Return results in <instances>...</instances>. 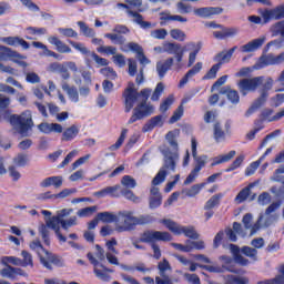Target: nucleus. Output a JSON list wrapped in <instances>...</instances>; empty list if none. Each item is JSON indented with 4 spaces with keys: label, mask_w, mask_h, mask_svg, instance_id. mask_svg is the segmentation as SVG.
Listing matches in <instances>:
<instances>
[{
    "label": "nucleus",
    "mask_w": 284,
    "mask_h": 284,
    "mask_svg": "<svg viewBox=\"0 0 284 284\" xmlns=\"http://www.w3.org/2000/svg\"><path fill=\"white\" fill-rule=\"evenodd\" d=\"M196 17H201L202 19H207V17H212L214 14H221L223 12V8L221 7H204L193 10Z\"/></svg>",
    "instance_id": "20"
},
{
    "label": "nucleus",
    "mask_w": 284,
    "mask_h": 284,
    "mask_svg": "<svg viewBox=\"0 0 284 284\" xmlns=\"http://www.w3.org/2000/svg\"><path fill=\"white\" fill-rule=\"evenodd\" d=\"M272 114H274V110H272V109L264 110L260 114V118L254 121V125H255L254 130H257V132H261V130H264L265 121H267V123H272V121H280V119H283V116H284V110L277 112L273 116H272Z\"/></svg>",
    "instance_id": "10"
},
{
    "label": "nucleus",
    "mask_w": 284,
    "mask_h": 284,
    "mask_svg": "<svg viewBox=\"0 0 284 284\" xmlns=\"http://www.w3.org/2000/svg\"><path fill=\"white\" fill-rule=\"evenodd\" d=\"M7 266L0 271V275L2 278H11L14 281L17 276H23V270L10 266V264H6Z\"/></svg>",
    "instance_id": "24"
},
{
    "label": "nucleus",
    "mask_w": 284,
    "mask_h": 284,
    "mask_svg": "<svg viewBox=\"0 0 284 284\" xmlns=\"http://www.w3.org/2000/svg\"><path fill=\"white\" fill-rule=\"evenodd\" d=\"M51 185H53V187H55V189L61 187V185H63V178L62 176H49L40 183V187H50Z\"/></svg>",
    "instance_id": "34"
},
{
    "label": "nucleus",
    "mask_w": 284,
    "mask_h": 284,
    "mask_svg": "<svg viewBox=\"0 0 284 284\" xmlns=\"http://www.w3.org/2000/svg\"><path fill=\"white\" fill-rule=\"evenodd\" d=\"M123 97H124L125 103H126V105H129V108H132L134 105L135 101H138L139 92L134 89L133 82L129 83V87L124 90Z\"/></svg>",
    "instance_id": "22"
},
{
    "label": "nucleus",
    "mask_w": 284,
    "mask_h": 284,
    "mask_svg": "<svg viewBox=\"0 0 284 284\" xmlns=\"http://www.w3.org/2000/svg\"><path fill=\"white\" fill-rule=\"evenodd\" d=\"M0 59L1 61H8V59H23V57L8 47L0 45Z\"/></svg>",
    "instance_id": "33"
},
{
    "label": "nucleus",
    "mask_w": 284,
    "mask_h": 284,
    "mask_svg": "<svg viewBox=\"0 0 284 284\" xmlns=\"http://www.w3.org/2000/svg\"><path fill=\"white\" fill-rule=\"evenodd\" d=\"M270 32L272 33V37H281L278 39L270 41V45L281 50V48L284 47V20L277 21L272 24L270 28Z\"/></svg>",
    "instance_id": "13"
},
{
    "label": "nucleus",
    "mask_w": 284,
    "mask_h": 284,
    "mask_svg": "<svg viewBox=\"0 0 284 284\" xmlns=\"http://www.w3.org/2000/svg\"><path fill=\"white\" fill-rule=\"evenodd\" d=\"M162 223L165 229L172 232V234H174L175 236H181V234H184L186 239H192L193 241L199 240V234L194 226H181L179 225V223L170 219L162 220Z\"/></svg>",
    "instance_id": "7"
},
{
    "label": "nucleus",
    "mask_w": 284,
    "mask_h": 284,
    "mask_svg": "<svg viewBox=\"0 0 284 284\" xmlns=\"http://www.w3.org/2000/svg\"><path fill=\"white\" fill-rule=\"evenodd\" d=\"M223 196H225V194L223 193H217L211 196L204 204V210H214V207H219L221 205V199H223Z\"/></svg>",
    "instance_id": "37"
},
{
    "label": "nucleus",
    "mask_w": 284,
    "mask_h": 284,
    "mask_svg": "<svg viewBox=\"0 0 284 284\" xmlns=\"http://www.w3.org/2000/svg\"><path fill=\"white\" fill-rule=\"evenodd\" d=\"M241 252L244 254V256L252 258V261H258V251L256 248L242 246Z\"/></svg>",
    "instance_id": "47"
},
{
    "label": "nucleus",
    "mask_w": 284,
    "mask_h": 284,
    "mask_svg": "<svg viewBox=\"0 0 284 284\" xmlns=\"http://www.w3.org/2000/svg\"><path fill=\"white\" fill-rule=\"evenodd\" d=\"M163 90H165V85H163V82L158 83L151 95V101H159V99H161V94H163Z\"/></svg>",
    "instance_id": "59"
},
{
    "label": "nucleus",
    "mask_w": 284,
    "mask_h": 284,
    "mask_svg": "<svg viewBox=\"0 0 284 284\" xmlns=\"http://www.w3.org/2000/svg\"><path fill=\"white\" fill-rule=\"evenodd\" d=\"M50 72H58V74H61V77L65 80L70 79V72L68 71V68L59 62L51 63Z\"/></svg>",
    "instance_id": "35"
},
{
    "label": "nucleus",
    "mask_w": 284,
    "mask_h": 284,
    "mask_svg": "<svg viewBox=\"0 0 284 284\" xmlns=\"http://www.w3.org/2000/svg\"><path fill=\"white\" fill-rule=\"evenodd\" d=\"M40 263L45 267L47 270H52V265H55V267H63L65 263L63 262V258L59 255L48 253L47 252V258L40 257Z\"/></svg>",
    "instance_id": "15"
},
{
    "label": "nucleus",
    "mask_w": 284,
    "mask_h": 284,
    "mask_svg": "<svg viewBox=\"0 0 284 284\" xmlns=\"http://www.w3.org/2000/svg\"><path fill=\"white\" fill-rule=\"evenodd\" d=\"M172 234L168 231H154V230H145L143 233L140 234V237L134 240L132 239V245L135 250H143L145 251V246L139 243H148L153 251V258L159 261L161 258V247L156 242L162 241V243H170L172 241Z\"/></svg>",
    "instance_id": "1"
},
{
    "label": "nucleus",
    "mask_w": 284,
    "mask_h": 284,
    "mask_svg": "<svg viewBox=\"0 0 284 284\" xmlns=\"http://www.w3.org/2000/svg\"><path fill=\"white\" fill-rule=\"evenodd\" d=\"M3 43H7V45H13L14 48L21 45L23 50L30 49V43L28 41L23 40V38L19 37H6L2 39Z\"/></svg>",
    "instance_id": "27"
},
{
    "label": "nucleus",
    "mask_w": 284,
    "mask_h": 284,
    "mask_svg": "<svg viewBox=\"0 0 284 284\" xmlns=\"http://www.w3.org/2000/svg\"><path fill=\"white\" fill-rule=\"evenodd\" d=\"M74 225H77V216H71L69 220H63L61 217L62 230H70V227H74Z\"/></svg>",
    "instance_id": "62"
},
{
    "label": "nucleus",
    "mask_w": 284,
    "mask_h": 284,
    "mask_svg": "<svg viewBox=\"0 0 284 284\" xmlns=\"http://www.w3.org/2000/svg\"><path fill=\"white\" fill-rule=\"evenodd\" d=\"M48 41L51 45L55 47L57 52H60V54H70L72 52V48L61 41V39L57 38V36L49 37Z\"/></svg>",
    "instance_id": "21"
},
{
    "label": "nucleus",
    "mask_w": 284,
    "mask_h": 284,
    "mask_svg": "<svg viewBox=\"0 0 284 284\" xmlns=\"http://www.w3.org/2000/svg\"><path fill=\"white\" fill-rule=\"evenodd\" d=\"M121 183L122 185H124V187H131V189L136 187V180H134V178L130 175H124L121 180Z\"/></svg>",
    "instance_id": "63"
},
{
    "label": "nucleus",
    "mask_w": 284,
    "mask_h": 284,
    "mask_svg": "<svg viewBox=\"0 0 284 284\" xmlns=\"http://www.w3.org/2000/svg\"><path fill=\"white\" fill-rule=\"evenodd\" d=\"M149 207L150 210H156L163 204V195L156 186H152L150 190Z\"/></svg>",
    "instance_id": "18"
},
{
    "label": "nucleus",
    "mask_w": 284,
    "mask_h": 284,
    "mask_svg": "<svg viewBox=\"0 0 284 284\" xmlns=\"http://www.w3.org/2000/svg\"><path fill=\"white\" fill-rule=\"evenodd\" d=\"M61 216H53L52 220L47 221V224L39 226V234L42 237L44 245L50 246V230L55 232L57 237L61 243H65L68 237L61 233ZM50 227V230H48Z\"/></svg>",
    "instance_id": "4"
},
{
    "label": "nucleus",
    "mask_w": 284,
    "mask_h": 284,
    "mask_svg": "<svg viewBox=\"0 0 284 284\" xmlns=\"http://www.w3.org/2000/svg\"><path fill=\"white\" fill-rule=\"evenodd\" d=\"M227 133L221 126V122H215L213 125V139L215 143H221V141H225V135Z\"/></svg>",
    "instance_id": "38"
},
{
    "label": "nucleus",
    "mask_w": 284,
    "mask_h": 284,
    "mask_svg": "<svg viewBox=\"0 0 284 284\" xmlns=\"http://www.w3.org/2000/svg\"><path fill=\"white\" fill-rule=\"evenodd\" d=\"M79 135V128L77 125H71L70 128L65 129L62 133V141H74Z\"/></svg>",
    "instance_id": "41"
},
{
    "label": "nucleus",
    "mask_w": 284,
    "mask_h": 284,
    "mask_svg": "<svg viewBox=\"0 0 284 284\" xmlns=\"http://www.w3.org/2000/svg\"><path fill=\"white\" fill-rule=\"evenodd\" d=\"M126 134H128V129H123L116 142L111 146H109L110 152H116V150H119L121 145H123Z\"/></svg>",
    "instance_id": "49"
},
{
    "label": "nucleus",
    "mask_w": 284,
    "mask_h": 284,
    "mask_svg": "<svg viewBox=\"0 0 284 284\" xmlns=\"http://www.w3.org/2000/svg\"><path fill=\"white\" fill-rule=\"evenodd\" d=\"M205 185H207V183L194 184L190 189H185L184 194L192 199L196 196V194H200L201 190L205 187Z\"/></svg>",
    "instance_id": "45"
},
{
    "label": "nucleus",
    "mask_w": 284,
    "mask_h": 284,
    "mask_svg": "<svg viewBox=\"0 0 284 284\" xmlns=\"http://www.w3.org/2000/svg\"><path fill=\"white\" fill-rule=\"evenodd\" d=\"M58 32L62 34V37H68L70 39H77V37H79V33L72 28H59Z\"/></svg>",
    "instance_id": "54"
},
{
    "label": "nucleus",
    "mask_w": 284,
    "mask_h": 284,
    "mask_svg": "<svg viewBox=\"0 0 284 284\" xmlns=\"http://www.w3.org/2000/svg\"><path fill=\"white\" fill-rule=\"evenodd\" d=\"M174 65V58H168L164 62L160 61L156 63V72L160 79H163L168 74V70Z\"/></svg>",
    "instance_id": "28"
},
{
    "label": "nucleus",
    "mask_w": 284,
    "mask_h": 284,
    "mask_svg": "<svg viewBox=\"0 0 284 284\" xmlns=\"http://www.w3.org/2000/svg\"><path fill=\"white\" fill-rule=\"evenodd\" d=\"M201 70H203V63L202 62H197L192 69H190L185 75L181 79L180 81V88H183V85H185L187 83V81H190V79H192V77H196V74H199V72H201Z\"/></svg>",
    "instance_id": "31"
},
{
    "label": "nucleus",
    "mask_w": 284,
    "mask_h": 284,
    "mask_svg": "<svg viewBox=\"0 0 284 284\" xmlns=\"http://www.w3.org/2000/svg\"><path fill=\"white\" fill-rule=\"evenodd\" d=\"M97 206H87L84 209H80L78 211V216L80 219H85L88 216H92L94 214V212H97Z\"/></svg>",
    "instance_id": "51"
},
{
    "label": "nucleus",
    "mask_w": 284,
    "mask_h": 284,
    "mask_svg": "<svg viewBox=\"0 0 284 284\" xmlns=\"http://www.w3.org/2000/svg\"><path fill=\"white\" fill-rule=\"evenodd\" d=\"M162 21H179L180 23H187V18L183 16H170L168 13H161Z\"/></svg>",
    "instance_id": "52"
},
{
    "label": "nucleus",
    "mask_w": 284,
    "mask_h": 284,
    "mask_svg": "<svg viewBox=\"0 0 284 284\" xmlns=\"http://www.w3.org/2000/svg\"><path fill=\"white\" fill-rule=\"evenodd\" d=\"M132 211H120L119 219L122 221V225L116 226L118 232H132L136 229V225H148L152 223V216L140 215L139 217L133 215Z\"/></svg>",
    "instance_id": "2"
},
{
    "label": "nucleus",
    "mask_w": 284,
    "mask_h": 284,
    "mask_svg": "<svg viewBox=\"0 0 284 284\" xmlns=\"http://www.w3.org/2000/svg\"><path fill=\"white\" fill-rule=\"evenodd\" d=\"M104 37L105 39H110L114 45H124L125 41H128L125 37L119 33H105Z\"/></svg>",
    "instance_id": "44"
},
{
    "label": "nucleus",
    "mask_w": 284,
    "mask_h": 284,
    "mask_svg": "<svg viewBox=\"0 0 284 284\" xmlns=\"http://www.w3.org/2000/svg\"><path fill=\"white\" fill-rule=\"evenodd\" d=\"M165 125V115L159 114L151 118L142 128V132L145 134L152 132L154 128H163Z\"/></svg>",
    "instance_id": "17"
},
{
    "label": "nucleus",
    "mask_w": 284,
    "mask_h": 284,
    "mask_svg": "<svg viewBox=\"0 0 284 284\" xmlns=\"http://www.w3.org/2000/svg\"><path fill=\"white\" fill-rule=\"evenodd\" d=\"M121 196H124L128 201H132V203H139V196H136L132 190H121Z\"/></svg>",
    "instance_id": "57"
},
{
    "label": "nucleus",
    "mask_w": 284,
    "mask_h": 284,
    "mask_svg": "<svg viewBox=\"0 0 284 284\" xmlns=\"http://www.w3.org/2000/svg\"><path fill=\"white\" fill-rule=\"evenodd\" d=\"M265 41H266L265 36L260 37L240 47V50L241 52H244V53L256 52V50H260V48H263V44L265 43Z\"/></svg>",
    "instance_id": "19"
},
{
    "label": "nucleus",
    "mask_w": 284,
    "mask_h": 284,
    "mask_svg": "<svg viewBox=\"0 0 284 284\" xmlns=\"http://www.w3.org/2000/svg\"><path fill=\"white\" fill-rule=\"evenodd\" d=\"M226 99L233 104V105H239L241 102V95L239 94V91L231 89L229 92V95Z\"/></svg>",
    "instance_id": "58"
},
{
    "label": "nucleus",
    "mask_w": 284,
    "mask_h": 284,
    "mask_svg": "<svg viewBox=\"0 0 284 284\" xmlns=\"http://www.w3.org/2000/svg\"><path fill=\"white\" fill-rule=\"evenodd\" d=\"M243 161H245V155H244V154L239 155V156L230 164V166L224 170V172L230 173V172H234V170H239V168H241V165H243Z\"/></svg>",
    "instance_id": "48"
},
{
    "label": "nucleus",
    "mask_w": 284,
    "mask_h": 284,
    "mask_svg": "<svg viewBox=\"0 0 284 284\" xmlns=\"http://www.w3.org/2000/svg\"><path fill=\"white\" fill-rule=\"evenodd\" d=\"M176 159H179V154L176 153L169 152L164 155L163 169H161L152 180L153 187L161 185V183L165 181V176H168L166 170H170L171 172L176 170Z\"/></svg>",
    "instance_id": "5"
},
{
    "label": "nucleus",
    "mask_w": 284,
    "mask_h": 284,
    "mask_svg": "<svg viewBox=\"0 0 284 284\" xmlns=\"http://www.w3.org/2000/svg\"><path fill=\"white\" fill-rule=\"evenodd\" d=\"M268 97L270 94L261 92L260 97L255 99L254 102L252 103V108H263V105L267 103Z\"/></svg>",
    "instance_id": "56"
},
{
    "label": "nucleus",
    "mask_w": 284,
    "mask_h": 284,
    "mask_svg": "<svg viewBox=\"0 0 284 284\" xmlns=\"http://www.w3.org/2000/svg\"><path fill=\"white\" fill-rule=\"evenodd\" d=\"M260 14L262 18L258 16H250L248 21L262 26L270 23V21H281V19H284V3L273 9H261Z\"/></svg>",
    "instance_id": "3"
},
{
    "label": "nucleus",
    "mask_w": 284,
    "mask_h": 284,
    "mask_svg": "<svg viewBox=\"0 0 284 284\" xmlns=\"http://www.w3.org/2000/svg\"><path fill=\"white\" fill-rule=\"evenodd\" d=\"M100 74L103 77H106V79H110L111 81H114L116 79V71L112 67H105L100 70Z\"/></svg>",
    "instance_id": "53"
},
{
    "label": "nucleus",
    "mask_w": 284,
    "mask_h": 284,
    "mask_svg": "<svg viewBox=\"0 0 284 284\" xmlns=\"http://www.w3.org/2000/svg\"><path fill=\"white\" fill-rule=\"evenodd\" d=\"M28 155L26 154H18L14 159H13V163H16L18 165V168H26L28 165Z\"/></svg>",
    "instance_id": "60"
},
{
    "label": "nucleus",
    "mask_w": 284,
    "mask_h": 284,
    "mask_svg": "<svg viewBox=\"0 0 284 284\" xmlns=\"http://www.w3.org/2000/svg\"><path fill=\"white\" fill-rule=\"evenodd\" d=\"M230 250L233 254V258L237 265H241L242 267H247L250 265V260L245 258L243 255H241V248L236 244H230Z\"/></svg>",
    "instance_id": "25"
},
{
    "label": "nucleus",
    "mask_w": 284,
    "mask_h": 284,
    "mask_svg": "<svg viewBox=\"0 0 284 284\" xmlns=\"http://www.w3.org/2000/svg\"><path fill=\"white\" fill-rule=\"evenodd\" d=\"M164 52H168V54H175V63H174V69L175 70H181L183 68V64H181V61H183V57L185 54V47H182L179 43H173V42H165L164 43Z\"/></svg>",
    "instance_id": "11"
},
{
    "label": "nucleus",
    "mask_w": 284,
    "mask_h": 284,
    "mask_svg": "<svg viewBox=\"0 0 284 284\" xmlns=\"http://www.w3.org/2000/svg\"><path fill=\"white\" fill-rule=\"evenodd\" d=\"M93 196L98 199H104V196H111L112 199H119L121 196V185L106 186L100 191L93 193Z\"/></svg>",
    "instance_id": "16"
},
{
    "label": "nucleus",
    "mask_w": 284,
    "mask_h": 284,
    "mask_svg": "<svg viewBox=\"0 0 284 284\" xmlns=\"http://www.w3.org/2000/svg\"><path fill=\"white\" fill-rule=\"evenodd\" d=\"M220 31H214L213 37L215 39H229L232 37H236L239 34V29L237 28H225V27H220Z\"/></svg>",
    "instance_id": "26"
},
{
    "label": "nucleus",
    "mask_w": 284,
    "mask_h": 284,
    "mask_svg": "<svg viewBox=\"0 0 284 284\" xmlns=\"http://www.w3.org/2000/svg\"><path fill=\"white\" fill-rule=\"evenodd\" d=\"M118 8H123L124 10H126V14L133 18V23H136L138 26H140L142 30H152V28H155L156 26L150 21L143 20V16L140 12H136L130 9V6L126 2L125 3L119 2Z\"/></svg>",
    "instance_id": "12"
},
{
    "label": "nucleus",
    "mask_w": 284,
    "mask_h": 284,
    "mask_svg": "<svg viewBox=\"0 0 284 284\" xmlns=\"http://www.w3.org/2000/svg\"><path fill=\"white\" fill-rule=\"evenodd\" d=\"M62 90L64 92H67L70 101H72L73 103H78V101H79V91L77 90V88L70 87V84H68V82H63L62 83Z\"/></svg>",
    "instance_id": "39"
},
{
    "label": "nucleus",
    "mask_w": 284,
    "mask_h": 284,
    "mask_svg": "<svg viewBox=\"0 0 284 284\" xmlns=\"http://www.w3.org/2000/svg\"><path fill=\"white\" fill-rule=\"evenodd\" d=\"M152 94V89H142L140 92H138V108H150V104H148V101L150 99V95Z\"/></svg>",
    "instance_id": "32"
},
{
    "label": "nucleus",
    "mask_w": 284,
    "mask_h": 284,
    "mask_svg": "<svg viewBox=\"0 0 284 284\" xmlns=\"http://www.w3.org/2000/svg\"><path fill=\"white\" fill-rule=\"evenodd\" d=\"M261 163H263L260 159L257 161L252 162L245 170L246 176H252L256 170L261 166Z\"/></svg>",
    "instance_id": "61"
},
{
    "label": "nucleus",
    "mask_w": 284,
    "mask_h": 284,
    "mask_svg": "<svg viewBox=\"0 0 284 284\" xmlns=\"http://www.w3.org/2000/svg\"><path fill=\"white\" fill-rule=\"evenodd\" d=\"M260 68H267V65H276V55L274 53L262 54L258 59Z\"/></svg>",
    "instance_id": "36"
},
{
    "label": "nucleus",
    "mask_w": 284,
    "mask_h": 284,
    "mask_svg": "<svg viewBox=\"0 0 284 284\" xmlns=\"http://www.w3.org/2000/svg\"><path fill=\"white\" fill-rule=\"evenodd\" d=\"M236 156V151L232 150L226 154H221L212 159L211 168H216V165H221L222 163H230L232 159Z\"/></svg>",
    "instance_id": "30"
},
{
    "label": "nucleus",
    "mask_w": 284,
    "mask_h": 284,
    "mask_svg": "<svg viewBox=\"0 0 284 284\" xmlns=\"http://www.w3.org/2000/svg\"><path fill=\"white\" fill-rule=\"evenodd\" d=\"M179 129L174 131H169L165 135L168 143L173 148V150H179V142H176V136H179Z\"/></svg>",
    "instance_id": "43"
},
{
    "label": "nucleus",
    "mask_w": 284,
    "mask_h": 284,
    "mask_svg": "<svg viewBox=\"0 0 284 284\" xmlns=\"http://www.w3.org/2000/svg\"><path fill=\"white\" fill-rule=\"evenodd\" d=\"M77 24L80 28V32L81 34H83V37H87L89 39H94V37H97V31L90 28V26H88V23H85L84 21H78Z\"/></svg>",
    "instance_id": "40"
},
{
    "label": "nucleus",
    "mask_w": 284,
    "mask_h": 284,
    "mask_svg": "<svg viewBox=\"0 0 284 284\" xmlns=\"http://www.w3.org/2000/svg\"><path fill=\"white\" fill-rule=\"evenodd\" d=\"M253 187H256V182L250 183L247 186L242 189L235 196V203L237 204L245 203V200L250 199Z\"/></svg>",
    "instance_id": "29"
},
{
    "label": "nucleus",
    "mask_w": 284,
    "mask_h": 284,
    "mask_svg": "<svg viewBox=\"0 0 284 284\" xmlns=\"http://www.w3.org/2000/svg\"><path fill=\"white\" fill-rule=\"evenodd\" d=\"M182 118H183V108H178L173 112V115L169 119L170 125H173V123H176L178 121H181Z\"/></svg>",
    "instance_id": "64"
},
{
    "label": "nucleus",
    "mask_w": 284,
    "mask_h": 284,
    "mask_svg": "<svg viewBox=\"0 0 284 284\" xmlns=\"http://www.w3.org/2000/svg\"><path fill=\"white\" fill-rule=\"evenodd\" d=\"M196 145H197V142H196V139L195 138H192L191 140V150H192V156L195 161V166H194V172H201L203 170V168H205V163H207V155H200L199 156V153L196 152Z\"/></svg>",
    "instance_id": "14"
},
{
    "label": "nucleus",
    "mask_w": 284,
    "mask_h": 284,
    "mask_svg": "<svg viewBox=\"0 0 284 284\" xmlns=\"http://www.w3.org/2000/svg\"><path fill=\"white\" fill-rule=\"evenodd\" d=\"M152 108H135L133 109V114L132 116L129 119V125H132V123H136V121H141L142 119H145L148 116H150V114H152Z\"/></svg>",
    "instance_id": "23"
},
{
    "label": "nucleus",
    "mask_w": 284,
    "mask_h": 284,
    "mask_svg": "<svg viewBox=\"0 0 284 284\" xmlns=\"http://www.w3.org/2000/svg\"><path fill=\"white\" fill-rule=\"evenodd\" d=\"M69 43L70 45H72V48H74V50H77L78 52L84 55V61L89 68L92 61H95L98 65H102V67L108 65L110 63L108 59L101 58L94 51H90V49H88V47H85V44L81 42L69 40Z\"/></svg>",
    "instance_id": "6"
},
{
    "label": "nucleus",
    "mask_w": 284,
    "mask_h": 284,
    "mask_svg": "<svg viewBox=\"0 0 284 284\" xmlns=\"http://www.w3.org/2000/svg\"><path fill=\"white\" fill-rule=\"evenodd\" d=\"M222 261H224V263L229 266H223L225 267V270L227 272H232L233 274H239V271H236V268H234V266H232V264L235 262L234 261V257H230L227 255H223L222 257Z\"/></svg>",
    "instance_id": "55"
},
{
    "label": "nucleus",
    "mask_w": 284,
    "mask_h": 284,
    "mask_svg": "<svg viewBox=\"0 0 284 284\" xmlns=\"http://www.w3.org/2000/svg\"><path fill=\"white\" fill-rule=\"evenodd\" d=\"M97 216L102 223H116L119 221V217L111 212H100Z\"/></svg>",
    "instance_id": "42"
},
{
    "label": "nucleus",
    "mask_w": 284,
    "mask_h": 284,
    "mask_svg": "<svg viewBox=\"0 0 284 284\" xmlns=\"http://www.w3.org/2000/svg\"><path fill=\"white\" fill-rule=\"evenodd\" d=\"M250 280L247 277H241L236 275H226L225 284H248Z\"/></svg>",
    "instance_id": "46"
},
{
    "label": "nucleus",
    "mask_w": 284,
    "mask_h": 284,
    "mask_svg": "<svg viewBox=\"0 0 284 284\" xmlns=\"http://www.w3.org/2000/svg\"><path fill=\"white\" fill-rule=\"evenodd\" d=\"M9 123L21 134V136H28V132L34 126L32 116H23V114H11L9 116Z\"/></svg>",
    "instance_id": "8"
},
{
    "label": "nucleus",
    "mask_w": 284,
    "mask_h": 284,
    "mask_svg": "<svg viewBox=\"0 0 284 284\" xmlns=\"http://www.w3.org/2000/svg\"><path fill=\"white\" fill-rule=\"evenodd\" d=\"M265 77L260 75L255 78H244L237 82V88L242 97H247L250 92H256L260 85H263Z\"/></svg>",
    "instance_id": "9"
},
{
    "label": "nucleus",
    "mask_w": 284,
    "mask_h": 284,
    "mask_svg": "<svg viewBox=\"0 0 284 284\" xmlns=\"http://www.w3.org/2000/svg\"><path fill=\"white\" fill-rule=\"evenodd\" d=\"M231 59L232 57L227 53V51H222L214 57V61L217 65H220V68L223 65V63H230Z\"/></svg>",
    "instance_id": "50"
}]
</instances>
